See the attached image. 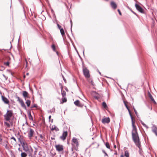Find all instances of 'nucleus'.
<instances>
[{"mask_svg": "<svg viewBox=\"0 0 157 157\" xmlns=\"http://www.w3.org/2000/svg\"><path fill=\"white\" fill-rule=\"evenodd\" d=\"M119 14L120 15H121L122 14H121V13L120 10H119V9H118V10H117Z\"/></svg>", "mask_w": 157, "mask_h": 157, "instance_id": "79ce46f5", "label": "nucleus"}, {"mask_svg": "<svg viewBox=\"0 0 157 157\" xmlns=\"http://www.w3.org/2000/svg\"><path fill=\"white\" fill-rule=\"evenodd\" d=\"M2 136L0 135V143L2 142Z\"/></svg>", "mask_w": 157, "mask_h": 157, "instance_id": "c03bdc74", "label": "nucleus"}, {"mask_svg": "<svg viewBox=\"0 0 157 157\" xmlns=\"http://www.w3.org/2000/svg\"><path fill=\"white\" fill-rule=\"evenodd\" d=\"M28 92L26 91H24L23 92V96L25 98H28L29 97L28 96Z\"/></svg>", "mask_w": 157, "mask_h": 157, "instance_id": "2eb2a0df", "label": "nucleus"}, {"mask_svg": "<svg viewBox=\"0 0 157 157\" xmlns=\"http://www.w3.org/2000/svg\"><path fill=\"white\" fill-rule=\"evenodd\" d=\"M20 104H21L22 107L23 108H24L25 109H26V107L24 102H23V101H21V103H20Z\"/></svg>", "mask_w": 157, "mask_h": 157, "instance_id": "5701e85b", "label": "nucleus"}, {"mask_svg": "<svg viewBox=\"0 0 157 157\" xmlns=\"http://www.w3.org/2000/svg\"><path fill=\"white\" fill-rule=\"evenodd\" d=\"M111 7L114 9H115L117 7V5L116 3L113 2H111L110 3Z\"/></svg>", "mask_w": 157, "mask_h": 157, "instance_id": "ddd939ff", "label": "nucleus"}, {"mask_svg": "<svg viewBox=\"0 0 157 157\" xmlns=\"http://www.w3.org/2000/svg\"><path fill=\"white\" fill-rule=\"evenodd\" d=\"M52 122H53V119L52 120Z\"/></svg>", "mask_w": 157, "mask_h": 157, "instance_id": "e2e57ef3", "label": "nucleus"}, {"mask_svg": "<svg viewBox=\"0 0 157 157\" xmlns=\"http://www.w3.org/2000/svg\"><path fill=\"white\" fill-rule=\"evenodd\" d=\"M34 133V130L31 128H29V131L28 132V136L30 138H31L33 136Z\"/></svg>", "mask_w": 157, "mask_h": 157, "instance_id": "6e6552de", "label": "nucleus"}, {"mask_svg": "<svg viewBox=\"0 0 157 157\" xmlns=\"http://www.w3.org/2000/svg\"><path fill=\"white\" fill-rule=\"evenodd\" d=\"M55 130H56V131H59V129L57 128H56H56L55 129Z\"/></svg>", "mask_w": 157, "mask_h": 157, "instance_id": "a18cd8bd", "label": "nucleus"}, {"mask_svg": "<svg viewBox=\"0 0 157 157\" xmlns=\"http://www.w3.org/2000/svg\"><path fill=\"white\" fill-rule=\"evenodd\" d=\"M22 146L24 150L26 152H31L33 151V150L31 147H29L26 143H23L22 144Z\"/></svg>", "mask_w": 157, "mask_h": 157, "instance_id": "7ed1b4c3", "label": "nucleus"}, {"mask_svg": "<svg viewBox=\"0 0 157 157\" xmlns=\"http://www.w3.org/2000/svg\"><path fill=\"white\" fill-rule=\"evenodd\" d=\"M18 149V150H19V151H22L21 150H20V148H19Z\"/></svg>", "mask_w": 157, "mask_h": 157, "instance_id": "603ef678", "label": "nucleus"}, {"mask_svg": "<svg viewBox=\"0 0 157 157\" xmlns=\"http://www.w3.org/2000/svg\"><path fill=\"white\" fill-rule=\"evenodd\" d=\"M29 119H32V120H33V118L32 116L31 115L30 113H29Z\"/></svg>", "mask_w": 157, "mask_h": 157, "instance_id": "f704fd0d", "label": "nucleus"}, {"mask_svg": "<svg viewBox=\"0 0 157 157\" xmlns=\"http://www.w3.org/2000/svg\"><path fill=\"white\" fill-rule=\"evenodd\" d=\"M141 123L146 128H148V127L145 124H144L142 121H141Z\"/></svg>", "mask_w": 157, "mask_h": 157, "instance_id": "b1692460", "label": "nucleus"}, {"mask_svg": "<svg viewBox=\"0 0 157 157\" xmlns=\"http://www.w3.org/2000/svg\"><path fill=\"white\" fill-rule=\"evenodd\" d=\"M62 95L63 97H64L66 95V93L65 91L63 90L62 92Z\"/></svg>", "mask_w": 157, "mask_h": 157, "instance_id": "a878e982", "label": "nucleus"}, {"mask_svg": "<svg viewBox=\"0 0 157 157\" xmlns=\"http://www.w3.org/2000/svg\"><path fill=\"white\" fill-rule=\"evenodd\" d=\"M4 69V67L3 66H1V67H0V70L1 71H3Z\"/></svg>", "mask_w": 157, "mask_h": 157, "instance_id": "e433bc0d", "label": "nucleus"}, {"mask_svg": "<svg viewBox=\"0 0 157 157\" xmlns=\"http://www.w3.org/2000/svg\"><path fill=\"white\" fill-rule=\"evenodd\" d=\"M148 96H149V98H150V99L151 100L154 102V103H155V102L154 100V99L153 97H152V95H151V94L149 93H148Z\"/></svg>", "mask_w": 157, "mask_h": 157, "instance_id": "dca6fc26", "label": "nucleus"}, {"mask_svg": "<svg viewBox=\"0 0 157 157\" xmlns=\"http://www.w3.org/2000/svg\"><path fill=\"white\" fill-rule=\"evenodd\" d=\"M114 154V155H117V153L116 152Z\"/></svg>", "mask_w": 157, "mask_h": 157, "instance_id": "5fc2aeb1", "label": "nucleus"}, {"mask_svg": "<svg viewBox=\"0 0 157 157\" xmlns=\"http://www.w3.org/2000/svg\"><path fill=\"white\" fill-rule=\"evenodd\" d=\"M120 157H124V156L123 155H121Z\"/></svg>", "mask_w": 157, "mask_h": 157, "instance_id": "3c124183", "label": "nucleus"}, {"mask_svg": "<svg viewBox=\"0 0 157 157\" xmlns=\"http://www.w3.org/2000/svg\"><path fill=\"white\" fill-rule=\"evenodd\" d=\"M27 156L25 152H22L21 154V157H26Z\"/></svg>", "mask_w": 157, "mask_h": 157, "instance_id": "4be33fe9", "label": "nucleus"}, {"mask_svg": "<svg viewBox=\"0 0 157 157\" xmlns=\"http://www.w3.org/2000/svg\"><path fill=\"white\" fill-rule=\"evenodd\" d=\"M83 73L85 77L86 78H89L90 75L89 70L86 68H83Z\"/></svg>", "mask_w": 157, "mask_h": 157, "instance_id": "20e7f679", "label": "nucleus"}, {"mask_svg": "<svg viewBox=\"0 0 157 157\" xmlns=\"http://www.w3.org/2000/svg\"><path fill=\"white\" fill-rule=\"evenodd\" d=\"M110 122V119L109 117H105L101 120V122L103 124H108Z\"/></svg>", "mask_w": 157, "mask_h": 157, "instance_id": "0eeeda50", "label": "nucleus"}, {"mask_svg": "<svg viewBox=\"0 0 157 157\" xmlns=\"http://www.w3.org/2000/svg\"><path fill=\"white\" fill-rule=\"evenodd\" d=\"M56 53L57 54H58V52H56Z\"/></svg>", "mask_w": 157, "mask_h": 157, "instance_id": "052dcab7", "label": "nucleus"}, {"mask_svg": "<svg viewBox=\"0 0 157 157\" xmlns=\"http://www.w3.org/2000/svg\"><path fill=\"white\" fill-rule=\"evenodd\" d=\"M11 144L12 145L15 144L17 143V141L16 139L13 137H12L10 138Z\"/></svg>", "mask_w": 157, "mask_h": 157, "instance_id": "9b49d317", "label": "nucleus"}, {"mask_svg": "<svg viewBox=\"0 0 157 157\" xmlns=\"http://www.w3.org/2000/svg\"><path fill=\"white\" fill-rule=\"evenodd\" d=\"M13 117V113L11 110H8L6 113L4 115L5 120L7 121H9Z\"/></svg>", "mask_w": 157, "mask_h": 157, "instance_id": "f03ea898", "label": "nucleus"}, {"mask_svg": "<svg viewBox=\"0 0 157 157\" xmlns=\"http://www.w3.org/2000/svg\"><path fill=\"white\" fill-rule=\"evenodd\" d=\"M62 77L63 79V80L64 81V82H65V83H66V80L65 79V78H64V77L63 75H62Z\"/></svg>", "mask_w": 157, "mask_h": 157, "instance_id": "58836bf2", "label": "nucleus"}, {"mask_svg": "<svg viewBox=\"0 0 157 157\" xmlns=\"http://www.w3.org/2000/svg\"><path fill=\"white\" fill-rule=\"evenodd\" d=\"M67 101V99L66 98H64L62 99L63 103L66 102Z\"/></svg>", "mask_w": 157, "mask_h": 157, "instance_id": "72a5a7b5", "label": "nucleus"}, {"mask_svg": "<svg viewBox=\"0 0 157 157\" xmlns=\"http://www.w3.org/2000/svg\"><path fill=\"white\" fill-rule=\"evenodd\" d=\"M55 147L57 151H61L63 150V146L61 145L58 144L55 146Z\"/></svg>", "mask_w": 157, "mask_h": 157, "instance_id": "39448f33", "label": "nucleus"}, {"mask_svg": "<svg viewBox=\"0 0 157 157\" xmlns=\"http://www.w3.org/2000/svg\"><path fill=\"white\" fill-rule=\"evenodd\" d=\"M2 145L5 146V148H6L7 149H8L9 147L7 146V142H6L5 144H2Z\"/></svg>", "mask_w": 157, "mask_h": 157, "instance_id": "7c9ffc66", "label": "nucleus"}, {"mask_svg": "<svg viewBox=\"0 0 157 157\" xmlns=\"http://www.w3.org/2000/svg\"><path fill=\"white\" fill-rule=\"evenodd\" d=\"M91 83H92V84H93V81H91Z\"/></svg>", "mask_w": 157, "mask_h": 157, "instance_id": "6e6d98bb", "label": "nucleus"}, {"mask_svg": "<svg viewBox=\"0 0 157 157\" xmlns=\"http://www.w3.org/2000/svg\"><path fill=\"white\" fill-rule=\"evenodd\" d=\"M133 109H134V112H135L136 114V115L137 116H138V113H137V112L136 110L134 108H133Z\"/></svg>", "mask_w": 157, "mask_h": 157, "instance_id": "c9c22d12", "label": "nucleus"}, {"mask_svg": "<svg viewBox=\"0 0 157 157\" xmlns=\"http://www.w3.org/2000/svg\"><path fill=\"white\" fill-rule=\"evenodd\" d=\"M67 132H64L62 134V136L60 137V138L63 140H65L67 136Z\"/></svg>", "mask_w": 157, "mask_h": 157, "instance_id": "1a4fd4ad", "label": "nucleus"}, {"mask_svg": "<svg viewBox=\"0 0 157 157\" xmlns=\"http://www.w3.org/2000/svg\"><path fill=\"white\" fill-rule=\"evenodd\" d=\"M60 30L62 35L63 36L64 35H65V33L63 29L62 28L61 29H60Z\"/></svg>", "mask_w": 157, "mask_h": 157, "instance_id": "6ab92c4d", "label": "nucleus"}, {"mask_svg": "<svg viewBox=\"0 0 157 157\" xmlns=\"http://www.w3.org/2000/svg\"><path fill=\"white\" fill-rule=\"evenodd\" d=\"M99 74H100V75H101V73L99 71Z\"/></svg>", "mask_w": 157, "mask_h": 157, "instance_id": "680f3d73", "label": "nucleus"}, {"mask_svg": "<svg viewBox=\"0 0 157 157\" xmlns=\"http://www.w3.org/2000/svg\"><path fill=\"white\" fill-rule=\"evenodd\" d=\"M51 115H50V116H49V117H48V118H49V121H50V119H51Z\"/></svg>", "mask_w": 157, "mask_h": 157, "instance_id": "09e8293b", "label": "nucleus"}, {"mask_svg": "<svg viewBox=\"0 0 157 157\" xmlns=\"http://www.w3.org/2000/svg\"><path fill=\"white\" fill-rule=\"evenodd\" d=\"M138 138H139V140H138V145H137V144H136V143L134 141V140L132 136V139H133L134 142L135 143V144L139 148L140 151V153L141 154V152H140V151H141V144H140V139H139V136H138Z\"/></svg>", "mask_w": 157, "mask_h": 157, "instance_id": "9d476101", "label": "nucleus"}, {"mask_svg": "<svg viewBox=\"0 0 157 157\" xmlns=\"http://www.w3.org/2000/svg\"><path fill=\"white\" fill-rule=\"evenodd\" d=\"M25 61H26V67L27 66V60L26 59H25Z\"/></svg>", "mask_w": 157, "mask_h": 157, "instance_id": "8fccbe9b", "label": "nucleus"}, {"mask_svg": "<svg viewBox=\"0 0 157 157\" xmlns=\"http://www.w3.org/2000/svg\"><path fill=\"white\" fill-rule=\"evenodd\" d=\"M10 63L9 61L4 62V64L6 66H9V65Z\"/></svg>", "mask_w": 157, "mask_h": 157, "instance_id": "c85d7f7f", "label": "nucleus"}, {"mask_svg": "<svg viewBox=\"0 0 157 157\" xmlns=\"http://www.w3.org/2000/svg\"><path fill=\"white\" fill-rule=\"evenodd\" d=\"M6 142L5 143H1V142L0 143V144H1L2 145V144H5Z\"/></svg>", "mask_w": 157, "mask_h": 157, "instance_id": "de8ad7c7", "label": "nucleus"}, {"mask_svg": "<svg viewBox=\"0 0 157 157\" xmlns=\"http://www.w3.org/2000/svg\"><path fill=\"white\" fill-rule=\"evenodd\" d=\"M37 106L36 104H35L32 106V107H36Z\"/></svg>", "mask_w": 157, "mask_h": 157, "instance_id": "49530a36", "label": "nucleus"}, {"mask_svg": "<svg viewBox=\"0 0 157 157\" xmlns=\"http://www.w3.org/2000/svg\"><path fill=\"white\" fill-rule=\"evenodd\" d=\"M57 26L59 28V29L60 30V29H61L62 28H61V26L60 25H59L58 24Z\"/></svg>", "mask_w": 157, "mask_h": 157, "instance_id": "a19ab883", "label": "nucleus"}, {"mask_svg": "<svg viewBox=\"0 0 157 157\" xmlns=\"http://www.w3.org/2000/svg\"><path fill=\"white\" fill-rule=\"evenodd\" d=\"M102 106L105 108H106L107 107V105H106V103L105 102H103V103H102Z\"/></svg>", "mask_w": 157, "mask_h": 157, "instance_id": "cd10ccee", "label": "nucleus"}, {"mask_svg": "<svg viewBox=\"0 0 157 157\" xmlns=\"http://www.w3.org/2000/svg\"><path fill=\"white\" fill-rule=\"evenodd\" d=\"M56 126L55 125H52L51 127V129L52 130H54L56 128Z\"/></svg>", "mask_w": 157, "mask_h": 157, "instance_id": "473e14b6", "label": "nucleus"}, {"mask_svg": "<svg viewBox=\"0 0 157 157\" xmlns=\"http://www.w3.org/2000/svg\"><path fill=\"white\" fill-rule=\"evenodd\" d=\"M74 104L78 106H80V101L78 100H76L74 102Z\"/></svg>", "mask_w": 157, "mask_h": 157, "instance_id": "f3484780", "label": "nucleus"}, {"mask_svg": "<svg viewBox=\"0 0 157 157\" xmlns=\"http://www.w3.org/2000/svg\"><path fill=\"white\" fill-rule=\"evenodd\" d=\"M26 75H29V73H26Z\"/></svg>", "mask_w": 157, "mask_h": 157, "instance_id": "4d7b16f0", "label": "nucleus"}, {"mask_svg": "<svg viewBox=\"0 0 157 157\" xmlns=\"http://www.w3.org/2000/svg\"><path fill=\"white\" fill-rule=\"evenodd\" d=\"M52 48L53 51H54V52H56V47L54 44H53L52 45Z\"/></svg>", "mask_w": 157, "mask_h": 157, "instance_id": "393cba45", "label": "nucleus"}, {"mask_svg": "<svg viewBox=\"0 0 157 157\" xmlns=\"http://www.w3.org/2000/svg\"><path fill=\"white\" fill-rule=\"evenodd\" d=\"M105 154V156H108V155L107 154V153L105 152V151L104 150H103L102 151Z\"/></svg>", "mask_w": 157, "mask_h": 157, "instance_id": "4c0bfd02", "label": "nucleus"}, {"mask_svg": "<svg viewBox=\"0 0 157 157\" xmlns=\"http://www.w3.org/2000/svg\"><path fill=\"white\" fill-rule=\"evenodd\" d=\"M124 155L126 157H129V154L128 152L126 151L124 152Z\"/></svg>", "mask_w": 157, "mask_h": 157, "instance_id": "aec40b11", "label": "nucleus"}, {"mask_svg": "<svg viewBox=\"0 0 157 157\" xmlns=\"http://www.w3.org/2000/svg\"><path fill=\"white\" fill-rule=\"evenodd\" d=\"M135 6L136 9L138 10L142 13H144V9L141 6L136 4H135Z\"/></svg>", "mask_w": 157, "mask_h": 157, "instance_id": "423d86ee", "label": "nucleus"}, {"mask_svg": "<svg viewBox=\"0 0 157 157\" xmlns=\"http://www.w3.org/2000/svg\"><path fill=\"white\" fill-rule=\"evenodd\" d=\"M114 148H116V145H114Z\"/></svg>", "mask_w": 157, "mask_h": 157, "instance_id": "864d4df0", "label": "nucleus"}, {"mask_svg": "<svg viewBox=\"0 0 157 157\" xmlns=\"http://www.w3.org/2000/svg\"><path fill=\"white\" fill-rule=\"evenodd\" d=\"M40 137L41 139H44V136L41 135H40Z\"/></svg>", "mask_w": 157, "mask_h": 157, "instance_id": "37998d69", "label": "nucleus"}, {"mask_svg": "<svg viewBox=\"0 0 157 157\" xmlns=\"http://www.w3.org/2000/svg\"><path fill=\"white\" fill-rule=\"evenodd\" d=\"M105 145L106 147L108 148H110V146L109 143L108 142L106 143Z\"/></svg>", "mask_w": 157, "mask_h": 157, "instance_id": "c756f323", "label": "nucleus"}, {"mask_svg": "<svg viewBox=\"0 0 157 157\" xmlns=\"http://www.w3.org/2000/svg\"><path fill=\"white\" fill-rule=\"evenodd\" d=\"M70 21L71 24V28H72V22L71 19L70 20Z\"/></svg>", "mask_w": 157, "mask_h": 157, "instance_id": "ea45409f", "label": "nucleus"}, {"mask_svg": "<svg viewBox=\"0 0 157 157\" xmlns=\"http://www.w3.org/2000/svg\"><path fill=\"white\" fill-rule=\"evenodd\" d=\"M25 75H24V78H25Z\"/></svg>", "mask_w": 157, "mask_h": 157, "instance_id": "13d9d810", "label": "nucleus"}, {"mask_svg": "<svg viewBox=\"0 0 157 157\" xmlns=\"http://www.w3.org/2000/svg\"><path fill=\"white\" fill-rule=\"evenodd\" d=\"M31 101L29 100H27L26 102V104L27 106L28 107H29Z\"/></svg>", "mask_w": 157, "mask_h": 157, "instance_id": "412c9836", "label": "nucleus"}, {"mask_svg": "<svg viewBox=\"0 0 157 157\" xmlns=\"http://www.w3.org/2000/svg\"><path fill=\"white\" fill-rule=\"evenodd\" d=\"M125 105L128 111L132 120V126L133 128L132 131V136L136 144L138 145L139 138L138 136V133L137 131L136 128L134 124L135 121H133V118L131 113L130 109L126 104H125Z\"/></svg>", "mask_w": 157, "mask_h": 157, "instance_id": "f257e3e1", "label": "nucleus"}, {"mask_svg": "<svg viewBox=\"0 0 157 157\" xmlns=\"http://www.w3.org/2000/svg\"><path fill=\"white\" fill-rule=\"evenodd\" d=\"M2 99L4 102L6 104H8L9 103V101L8 100L6 97L4 96H2Z\"/></svg>", "mask_w": 157, "mask_h": 157, "instance_id": "f8f14e48", "label": "nucleus"}, {"mask_svg": "<svg viewBox=\"0 0 157 157\" xmlns=\"http://www.w3.org/2000/svg\"><path fill=\"white\" fill-rule=\"evenodd\" d=\"M152 131L155 133L157 136V128L156 127H154L152 129Z\"/></svg>", "mask_w": 157, "mask_h": 157, "instance_id": "a211bd4d", "label": "nucleus"}, {"mask_svg": "<svg viewBox=\"0 0 157 157\" xmlns=\"http://www.w3.org/2000/svg\"><path fill=\"white\" fill-rule=\"evenodd\" d=\"M3 76H4V77H5V75H3Z\"/></svg>", "mask_w": 157, "mask_h": 157, "instance_id": "bf43d9fd", "label": "nucleus"}, {"mask_svg": "<svg viewBox=\"0 0 157 157\" xmlns=\"http://www.w3.org/2000/svg\"><path fill=\"white\" fill-rule=\"evenodd\" d=\"M4 123L5 124V125L6 126H7V127H10V124L8 123L7 122H4Z\"/></svg>", "mask_w": 157, "mask_h": 157, "instance_id": "2f4dec72", "label": "nucleus"}, {"mask_svg": "<svg viewBox=\"0 0 157 157\" xmlns=\"http://www.w3.org/2000/svg\"><path fill=\"white\" fill-rule=\"evenodd\" d=\"M72 142L74 143L76 145V146L78 147V142L77 140L75 138H73L72 139Z\"/></svg>", "mask_w": 157, "mask_h": 157, "instance_id": "4468645a", "label": "nucleus"}, {"mask_svg": "<svg viewBox=\"0 0 157 157\" xmlns=\"http://www.w3.org/2000/svg\"><path fill=\"white\" fill-rule=\"evenodd\" d=\"M16 98H17V101H18L19 103H21V101H23V100L22 99H20V98L18 97H17Z\"/></svg>", "mask_w": 157, "mask_h": 157, "instance_id": "bb28decb", "label": "nucleus"}]
</instances>
